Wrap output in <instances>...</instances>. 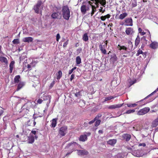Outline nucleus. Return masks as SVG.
Returning <instances> with one entry per match:
<instances>
[{
  "label": "nucleus",
  "mask_w": 158,
  "mask_h": 158,
  "mask_svg": "<svg viewBox=\"0 0 158 158\" xmlns=\"http://www.w3.org/2000/svg\"><path fill=\"white\" fill-rule=\"evenodd\" d=\"M92 2L89 1V3L92 7V12L91 13L92 16L96 11V8L99 7V3L103 7H105L106 4V0H90Z\"/></svg>",
  "instance_id": "nucleus-1"
},
{
  "label": "nucleus",
  "mask_w": 158,
  "mask_h": 158,
  "mask_svg": "<svg viewBox=\"0 0 158 158\" xmlns=\"http://www.w3.org/2000/svg\"><path fill=\"white\" fill-rule=\"evenodd\" d=\"M61 11L63 18L67 20H68L69 19L70 15V10L68 6L67 5L63 6Z\"/></svg>",
  "instance_id": "nucleus-2"
},
{
  "label": "nucleus",
  "mask_w": 158,
  "mask_h": 158,
  "mask_svg": "<svg viewBox=\"0 0 158 158\" xmlns=\"http://www.w3.org/2000/svg\"><path fill=\"white\" fill-rule=\"evenodd\" d=\"M42 3L41 0H39L38 1L36 4L34 6L33 9L35 10V13L37 14H39L40 12V13H42V11H40V8L41 6L42 5Z\"/></svg>",
  "instance_id": "nucleus-3"
},
{
  "label": "nucleus",
  "mask_w": 158,
  "mask_h": 158,
  "mask_svg": "<svg viewBox=\"0 0 158 158\" xmlns=\"http://www.w3.org/2000/svg\"><path fill=\"white\" fill-rule=\"evenodd\" d=\"M150 108L146 107L139 110L137 112V114L141 115H144L148 113L150 110Z\"/></svg>",
  "instance_id": "nucleus-4"
},
{
  "label": "nucleus",
  "mask_w": 158,
  "mask_h": 158,
  "mask_svg": "<svg viewBox=\"0 0 158 158\" xmlns=\"http://www.w3.org/2000/svg\"><path fill=\"white\" fill-rule=\"evenodd\" d=\"M103 43L100 44L99 45V48L102 53L104 54H106V48L107 47V41L106 40L104 44L102 45Z\"/></svg>",
  "instance_id": "nucleus-5"
},
{
  "label": "nucleus",
  "mask_w": 158,
  "mask_h": 158,
  "mask_svg": "<svg viewBox=\"0 0 158 158\" xmlns=\"http://www.w3.org/2000/svg\"><path fill=\"white\" fill-rule=\"evenodd\" d=\"M61 15L60 13L57 12H53L51 15V17L53 19H60L61 18Z\"/></svg>",
  "instance_id": "nucleus-6"
},
{
  "label": "nucleus",
  "mask_w": 158,
  "mask_h": 158,
  "mask_svg": "<svg viewBox=\"0 0 158 158\" xmlns=\"http://www.w3.org/2000/svg\"><path fill=\"white\" fill-rule=\"evenodd\" d=\"M32 104L30 101H28L22 107L23 109H26L27 110H29L32 107Z\"/></svg>",
  "instance_id": "nucleus-7"
},
{
  "label": "nucleus",
  "mask_w": 158,
  "mask_h": 158,
  "mask_svg": "<svg viewBox=\"0 0 158 158\" xmlns=\"http://www.w3.org/2000/svg\"><path fill=\"white\" fill-rule=\"evenodd\" d=\"M41 98L43 99V101H48L47 105L48 106L50 102L51 98V96L50 95L44 94L43 96L41 97Z\"/></svg>",
  "instance_id": "nucleus-8"
},
{
  "label": "nucleus",
  "mask_w": 158,
  "mask_h": 158,
  "mask_svg": "<svg viewBox=\"0 0 158 158\" xmlns=\"http://www.w3.org/2000/svg\"><path fill=\"white\" fill-rule=\"evenodd\" d=\"M89 5H82L81 7V10L83 15L86 14L87 11H88L89 10Z\"/></svg>",
  "instance_id": "nucleus-9"
},
{
  "label": "nucleus",
  "mask_w": 158,
  "mask_h": 158,
  "mask_svg": "<svg viewBox=\"0 0 158 158\" xmlns=\"http://www.w3.org/2000/svg\"><path fill=\"white\" fill-rule=\"evenodd\" d=\"M67 128L66 127H61L59 131V134L62 136H64L66 134Z\"/></svg>",
  "instance_id": "nucleus-10"
},
{
  "label": "nucleus",
  "mask_w": 158,
  "mask_h": 158,
  "mask_svg": "<svg viewBox=\"0 0 158 158\" xmlns=\"http://www.w3.org/2000/svg\"><path fill=\"white\" fill-rule=\"evenodd\" d=\"M125 23L126 24H125L127 26H132L133 25L132 19L131 18H126L125 20Z\"/></svg>",
  "instance_id": "nucleus-11"
},
{
  "label": "nucleus",
  "mask_w": 158,
  "mask_h": 158,
  "mask_svg": "<svg viewBox=\"0 0 158 158\" xmlns=\"http://www.w3.org/2000/svg\"><path fill=\"white\" fill-rule=\"evenodd\" d=\"M123 103L111 105L109 106L108 107V108L109 109H114L116 108H119L123 106Z\"/></svg>",
  "instance_id": "nucleus-12"
},
{
  "label": "nucleus",
  "mask_w": 158,
  "mask_h": 158,
  "mask_svg": "<svg viewBox=\"0 0 158 158\" xmlns=\"http://www.w3.org/2000/svg\"><path fill=\"white\" fill-rule=\"evenodd\" d=\"M122 138L126 141L130 140L131 138V135L128 134H124L122 136Z\"/></svg>",
  "instance_id": "nucleus-13"
},
{
  "label": "nucleus",
  "mask_w": 158,
  "mask_h": 158,
  "mask_svg": "<svg viewBox=\"0 0 158 158\" xmlns=\"http://www.w3.org/2000/svg\"><path fill=\"white\" fill-rule=\"evenodd\" d=\"M125 32L127 35H132L134 32L133 29L131 27L127 28L125 31Z\"/></svg>",
  "instance_id": "nucleus-14"
},
{
  "label": "nucleus",
  "mask_w": 158,
  "mask_h": 158,
  "mask_svg": "<svg viewBox=\"0 0 158 158\" xmlns=\"http://www.w3.org/2000/svg\"><path fill=\"white\" fill-rule=\"evenodd\" d=\"M150 47L153 49H155L158 47V43L155 41L152 42L150 44Z\"/></svg>",
  "instance_id": "nucleus-15"
},
{
  "label": "nucleus",
  "mask_w": 158,
  "mask_h": 158,
  "mask_svg": "<svg viewBox=\"0 0 158 158\" xmlns=\"http://www.w3.org/2000/svg\"><path fill=\"white\" fill-rule=\"evenodd\" d=\"M33 40V38L31 37H25L22 40V41L23 42L28 43L31 42H32Z\"/></svg>",
  "instance_id": "nucleus-16"
},
{
  "label": "nucleus",
  "mask_w": 158,
  "mask_h": 158,
  "mask_svg": "<svg viewBox=\"0 0 158 158\" xmlns=\"http://www.w3.org/2000/svg\"><path fill=\"white\" fill-rule=\"evenodd\" d=\"M28 143H32L35 141L34 137L33 135H30L28 137Z\"/></svg>",
  "instance_id": "nucleus-17"
},
{
  "label": "nucleus",
  "mask_w": 158,
  "mask_h": 158,
  "mask_svg": "<svg viewBox=\"0 0 158 158\" xmlns=\"http://www.w3.org/2000/svg\"><path fill=\"white\" fill-rule=\"evenodd\" d=\"M87 139V137L86 135H81L79 139L80 141L82 142H84Z\"/></svg>",
  "instance_id": "nucleus-18"
},
{
  "label": "nucleus",
  "mask_w": 158,
  "mask_h": 158,
  "mask_svg": "<svg viewBox=\"0 0 158 158\" xmlns=\"http://www.w3.org/2000/svg\"><path fill=\"white\" fill-rule=\"evenodd\" d=\"M140 42V38L139 35L137 36V37L135 40V48H137Z\"/></svg>",
  "instance_id": "nucleus-19"
},
{
  "label": "nucleus",
  "mask_w": 158,
  "mask_h": 158,
  "mask_svg": "<svg viewBox=\"0 0 158 158\" xmlns=\"http://www.w3.org/2000/svg\"><path fill=\"white\" fill-rule=\"evenodd\" d=\"M158 125V117L155 119L152 123L151 126L152 127H155Z\"/></svg>",
  "instance_id": "nucleus-20"
},
{
  "label": "nucleus",
  "mask_w": 158,
  "mask_h": 158,
  "mask_svg": "<svg viewBox=\"0 0 158 158\" xmlns=\"http://www.w3.org/2000/svg\"><path fill=\"white\" fill-rule=\"evenodd\" d=\"M88 154V152L85 150H78V155L84 156L87 155Z\"/></svg>",
  "instance_id": "nucleus-21"
},
{
  "label": "nucleus",
  "mask_w": 158,
  "mask_h": 158,
  "mask_svg": "<svg viewBox=\"0 0 158 158\" xmlns=\"http://www.w3.org/2000/svg\"><path fill=\"white\" fill-rule=\"evenodd\" d=\"M25 85L24 83L23 82L20 81L18 85L17 90L18 91L22 88Z\"/></svg>",
  "instance_id": "nucleus-22"
},
{
  "label": "nucleus",
  "mask_w": 158,
  "mask_h": 158,
  "mask_svg": "<svg viewBox=\"0 0 158 158\" xmlns=\"http://www.w3.org/2000/svg\"><path fill=\"white\" fill-rule=\"evenodd\" d=\"M14 64H15V61H11L10 63V65H9V67H10L9 72L10 73H11L12 72Z\"/></svg>",
  "instance_id": "nucleus-23"
},
{
  "label": "nucleus",
  "mask_w": 158,
  "mask_h": 158,
  "mask_svg": "<svg viewBox=\"0 0 158 158\" xmlns=\"http://www.w3.org/2000/svg\"><path fill=\"white\" fill-rule=\"evenodd\" d=\"M0 61L6 64H8V61L7 59L4 56H0Z\"/></svg>",
  "instance_id": "nucleus-24"
},
{
  "label": "nucleus",
  "mask_w": 158,
  "mask_h": 158,
  "mask_svg": "<svg viewBox=\"0 0 158 158\" xmlns=\"http://www.w3.org/2000/svg\"><path fill=\"white\" fill-rule=\"evenodd\" d=\"M117 140L115 139H110L107 141V143L110 145H114L116 143Z\"/></svg>",
  "instance_id": "nucleus-25"
},
{
  "label": "nucleus",
  "mask_w": 158,
  "mask_h": 158,
  "mask_svg": "<svg viewBox=\"0 0 158 158\" xmlns=\"http://www.w3.org/2000/svg\"><path fill=\"white\" fill-rule=\"evenodd\" d=\"M127 14L126 12H124L121 14L119 16V19H123L127 16Z\"/></svg>",
  "instance_id": "nucleus-26"
},
{
  "label": "nucleus",
  "mask_w": 158,
  "mask_h": 158,
  "mask_svg": "<svg viewBox=\"0 0 158 158\" xmlns=\"http://www.w3.org/2000/svg\"><path fill=\"white\" fill-rule=\"evenodd\" d=\"M57 118H53L52 120L51 126L52 127H55L56 125Z\"/></svg>",
  "instance_id": "nucleus-27"
},
{
  "label": "nucleus",
  "mask_w": 158,
  "mask_h": 158,
  "mask_svg": "<svg viewBox=\"0 0 158 158\" xmlns=\"http://www.w3.org/2000/svg\"><path fill=\"white\" fill-rule=\"evenodd\" d=\"M158 91V88H157V89L155 90L154 92H153L152 93H151V94H150L149 95H148V96H147V97H146L145 98H144L143 99L141 100H140L139 101L140 102H141V101H143V100L147 99V98H148L150 96L153 95V94L156 93V91Z\"/></svg>",
  "instance_id": "nucleus-28"
},
{
  "label": "nucleus",
  "mask_w": 158,
  "mask_h": 158,
  "mask_svg": "<svg viewBox=\"0 0 158 158\" xmlns=\"http://www.w3.org/2000/svg\"><path fill=\"white\" fill-rule=\"evenodd\" d=\"M82 40L83 41L86 42L88 40L89 38L88 35V34L86 33H85L83 36Z\"/></svg>",
  "instance_id": "nucleus-29"
},
{
  "label": "nucleus",
  "mask_w": 158,
  "mask_h": 158,
  "mask_svg": "<svg viewBox=\"0 0 158 158\" xmlns=\"http://www.w3.org/2000/svg\"><path fill=\"white\" fill-rule=\"evenodd\" d=\"M20 77L19 75H17L15 76L14 79V82L15 83H17L19 82V79Z\"/></svg>",
  "instance_id": "nucleus-30"
},
{
  "label": "nucleus",
  "mask_w": 158,
  "mask_h": 158,
  "mask_svg": "<svg viewBox=\"0 0 158 158\" xmlns=\"http://www.w3.org/2000/svg\"><path fill=\"white\" fill-rule=\"evenodd\" d=\"M56 79L57 80L60 79L62 76V72L60 70L58 71V73L56 74Z\"/></svg>",
  "instance_id": "nucleus-31"
},
{
  "label": "nucleus",
  "mask_w": 158,
  "mask_h": 158,
  "mask_svg": "<svg viewBox=\"0 0 158 158\" xmlns=\"http://www.w3.org/2000/svg\"><path fill=\"white\" fill-rule=\"evenodd\" d=\"M133 44L132 42L131 41H129L128 42V46L127 48V49L129 50H131L133 48Z\"/></svg>",
  "instance_id": "nucleus-32"
},
{
  "label": "nucleus",
  "mask_w": 158,
  "mask_h": 158,
  "mask_svg": "<svg viewBox=\"0 0 158 158\" xmlns=\"http://www.w3.org/2000/svg\"><path fill=\"white\" fill-rule=\"evenodd\" d=\"M100 116L99 115H97L95 117L94 119L89 122V124L90 125L91 124L94 123L95 121H96L97 119H99Z\"/></svg>",
  "instance_id": "nucleus-33"
},
{
  "label": "nucleus",
  "mask_w": 158,
  "mask_h": 158,
  "mask_svg": "<svg viewBox=\"0 0 158 158\" xmlns=\"http://www.w3.org/2000/svg\"><path fill=\"white\" fill-rule=\"evenodd\" d=\"M76 62L77 64H80L81 63V59L80 56H77L76 57Z\"/></svg>",
  "instance_id": "nucleus-34"
},
{
  "label": "nucleus",
  "mask_w": 158,
  "mask_h": 158,
  "mask_svg": "<svg viewBox=\"0 0 158 158\" xmlns=\"http://www.w3.org/2000/svg\"><path fill=\"white\" fill-rule=\"evenodd\" d=\"M127 106L129 107H134L136 106L137 105V104L135 103L134 104H126Z\"/></svg>",
  "instance_id": "nucleus-35"
},
{
  "label": "nucleus",
  "mask_w": 158,
  "mask_h": 158,
  "mask_svg": "<svg viewBox=\"0 0 158 158\" xmlns=\"http://www.w3.org/2000/svg\"><path fill=\"white\" fill-rule=\"evenodd\" d=\"M101 122V120L99 119H97L96 120V122L95 124V126L97 127L99 125Z\"/></svg>",
  "instance_id": "nucleus-36"
},
{
  "label": "nucleus",
  "mask_w": 158,
  "mask_h": 158,
  "mask_svg": "<svg viewBox=\"0 0 158 158\" xmlns=\"http://www.w3.org/2000/svg\"><path fill=\"white\" fill-rule=\"evenodd\" d=\"M75 146L76 145H78V144L76 142H73L69 143L67 145L68 147H70L72 145Z\"/></svg>",
  "instance_id": "nucleus-37"
},
{
  "label": "nucleus",
  "mask_w": 158,
  "mask_h": 158,
  "mask_svg": "<svg viewBox=\"0 0 158 158\" xmlns=\"http://www.w3.org/2000/svg\"><path fill=\"white\" fill-rule=\"evenodd\" d=\"M115 97H114L113 96H110L107 97H106L104 99L105 101H107L108 100H110L111 99H113Z\"/></svg>",
  "instance_id": "nucleus-38"
},
{
  "label": "nucleus",
  "mask_w": 158,
  "mask_h": 158,
  "mask_svg": "<svg viewBox=\"0 0 158 158\" xmlns=\"http://www.w3.org/2000/svg\"><path fill=\"white\" fill-rule=\"evenodd\" d=\"M12 43L14 44H19L20 43L18 39H14L12 41Z\"/></svg>",
  "instance_id": "nucleus-39"
},
{
  "label": "nucleus",
  "mask_w": 158,
  "mask_h": 158,
  "mask_svg": "<svg viewBox=\"0 0 158 158\" xmlns=\"http://www.w3.org/2000/svg\"><path fill=\"white\" fill-rule=\"evenodd\" d=\"M143 53L142 51L140 49H139L137 51V53L136 54V56H138L140 54H142Z\"/></svg>",
  "instance_id": "nucleus-40"
},
{
  "label": "nucleus",
  "mask_w": 158,
  "mask_h": 158,
  "mask_svg": "<svg viewBox=\"0 0 158 158\" xmlns=\"http://www.w3.org/2000/svg\"><path fill=\"white\" fill-rule=\"evenodd\" d=\"M132 8L136 7L137 5V2L135 1H132Z\"/></svg>",
  "instance_id": "nucleus-41"
},
{
  "label": "nucleus",
  "mask_w": 158,
  "mask_h": 158,
  "mask_svg": "<svg viewBox=\"0 0 158 158\" xmlns=\"http://www.w3.org/2000/svg\"><path fill=\"white\" fill-rule=\"evenodd\" d=\"M135 112V110L134 109L133 110H127L126 112V113L127 114H129L132 113H134Z\"/></svg>",
  "instance_id": "nucleus-42"
},
{
  "label": "nucleus",
  "mask_w": 158,
  "mask_h": 158,
  "mask_svg": "<svg viewBox=\"0 0 158 158\" xmlns=\"http://www.w3.org/2000/svg\"><path fill=\"white\" fill-rule=\"evenodd\" d=\"M75 95L77 97L81 96V92H78L75 93Z\"/></svg>",
  "instance_id": "nucleus-43"
},
{
  "label": "nucleus",
  "mask_w": 158,
  "mask_h": 158,
  "mask_svg": "<svg viewBox=\"0 0 158 158\" xmlns=\"http://www.w3.org/2000/svg\"><path fill=\"white\" fill-rule=\"evenodd\" d=\"M43 101V99L42 98H39L38 100L37 101V102L38 104H41L42 103Z\"/></svg>",
  "instance_id": "nucleus-44"
},
{
  "label": "nucleus",
  "mask_w": 158,
  "mask_h": 158,
  "mask_svg": "<svg viewBox=\"0 0 158 158\" xmlns=\"http://www.w3.org/2000/svg\"><path fill=\"white\" fill-rule=\"evenodd\" d=\"M69 40H67L64 43L63 47L64 48L66 47L68 44Z\"/></svg>",
  "instance_id": "nucleus-45"
},
{
  "label": "nucleus",
  "mask_w": 158,
  "mask_h": 158,
  "mask_svg": "<svg viewBox=\"0 0 158 158\" xmlns=\"http://www.w3.org/2000/svg\"><path fill=\"white\" fill-rule=\"evenodd\" d=\"M111 58L113 59L114 61H116L117 60V57L115 54H114Z\"/></svg>",
  "instance_id": "nucleus-46"
},
{
  "label": "nucleus",
  "mask_w": 158,
  "mask_h": 158,
  "mask_svg": "<svg viewBox=\"0 0 158 158\" xmlns=\"http://www.w3.org/2000/svg\"><path fill=\"white\" fill-rule=\"evenodd\" d=\"M60 38V35L59 33L57 34L56 36V40L57 41H58L59 39Z\"/></svg>",
  "instance_id": "nucleus-47"
},
{
  "label": "nucleus",
  "mask_w": 158,
  "mask_h": 158,
  "mask_svg": "<svg viewBox=\"0 0 158 158\" xmlns=\"http://www.w3.org/2000/svg\"><path fill=\"white\" fill-rule=\"evenodd\" d=\"M102 21H104L106 19L105 17L104 16H102L100 17Z\"/></svg>",
  "instance_id": "nucleus-48"
},
{
  "label": "nucleus",
  "mask_w": 158,
  "mask_h": 158,
  "mask_svg": "<svg viewBox=\"0 0 158 158\" xmlns=\"http://www.w3.org/2000/svg\"><path fill=\"white\" fill-rule=\"evenodd\" d=\"M102 21H104L106 19L105 17L104 16H102L100 17Z\"/></svg>",
  "instance_id": "nucleus-49"
},
{
  "label": "nucleus",
  "mask_w": 158,
  "mask_h": 158,
  "mask_svg": "<svg viewBox=\"0 0 158 158\" xmlns=\"http://www.w3.org/2000/svg\"><path fill=\"white\" fill-rule=\"evenodd\" d=\"M99 11L100 12H102V13H103L105 11V9L103 10V7H100V9H99Z\"/></svg>",
  "instance_id": "nucleus-50"
},
{
  "label": "nucleus",
  "mask_w": 158,
  "mask_h": 158,
  "mask_svg": "<svg viewBox=\"0 0 158 158\" xmlns=\"http://www.w3.org/2000/svg\"><path fill=\"white\" fill-rule=\"evenodd\" d=\"M74 74H73L71 75V77L70 78V81H72V80L74 79Z\"/></svg>",
  "instance_id": "nucleus-51"
},
{
  "label": "nucleus",
  "mask_w": 158,
  "mask_h": 158,
  "mask_svg": "<svg viewBox=\"0 0 158 158\" xmlns=\"http://www.w3.org/2000/svg\"><path fill=\"white\" fill-rule=\"evenodd\" d=\"M104 16L105 17V18H106V19L109 18L110 17L111 15L110 14H108Z\"/></svg>",
  "instance_id": "nucleus-52"
},
{
  "label": "nucleus",
  "mask_w": 158,
  "mask_h": 158,
  "mask_svg": "<svg viewBox=\"0 0 158 158\" xmlns=\"http://www.w3.org/2000/svg\"><path fill=\"white\" fill-rule=\"evenodd\" d=\"M27 68H28V70L29 71H30L31 70V65L30 64H28L27 65Z\"/></svg>",
  "instance_id": "nucleus-53"
},
{
  "label": "nucleus",
  "mask_w": 158,
  "mask_h": 158,
  "mask_svg": "<svg viewBox=\"0 0 158 158\" xmlns=\"http://www.w3.org/2000/svg\"><path fill=\"white\" fill-rule=\"evenodd\" d=\"M136 82V81L135 80L134 81H132L130 82V84L131 85H132L133 84H134Z\"/></svg>",
  "instance_id": "nucleus-54"
},
{
  "label": "nucleus",
  "mask_w": 158,
  "mask_h": 158,
  "mask_svg": "<svg viewBox=\"0 0 158 158\" xmlns=\"http://www.w3.org/2000/svg\"><path fill=\"white\" fill-rule=\"evenodd\" d=\"M81 51V48L77 49V51L78 54L80 53Z\"/></svg>",
  "instance_id": "nucleus-55"
},
{
  "label": "nucleus",
  "mask_w": 158,
  "mask_h": 158,
  "mask_svg": "<svg viewBox=\"0 0 158 158\" xmlns=\"http://www.w3.org/2000/svg\"><path fill=\"white\" fill-rule=\"evenodd\" d=\"M122 49L125 50H126L127 49V47H126L124 46H122Z\"/></svg>",
  "instance_id": "nucleus-56"
},
{
  "label": "nucleus",
  "mask_w": 158,
  "mask_h": 158,
  "mask_svg": "<svg viewBox=\"0 0 158 158\" xmlns=\"http://www.w3.org/2000/svg\"><path fill=\"white\" fill-rule=\"evenodd\" d=\"M73 70L72 69L70 70H69V74H71L73 72Z\"/></svg>",
  "instance_id": "nucleus-57"
},
{
  "label": "nucleus",
  "mask_w": 158,
  "mask_h": 158,
  "mask_svg": "<svg viewBox=\"0 0 158 158\" xmlns=\"http://www.w3.org/2000/svg\"><path fill=\"white\" fill-rule=\"evenodd\" d=\"M146 145L145 143H140L139 144V146H142L143 147H145L146 146Z\"/></svg>",
  "instance_id": "nucleus-58"
},
{
  "label": "nucleus",
  "mask_w": 158,
  "mask_h": 158,
  "mask_svg": "<svg viewBox=\"0 0 158 158\" xmlns=\"http://www.w3.org/2000/svg\"><path fill=\"white\" fill-rule=\"evenodd\" d=\"M36 131H35L32 130L31 131V133L33 134L34 135H35L36 134Z\"/></svg>",
  "instance_id": "nucleus-59"
},
{
  "label": "nucleus",
  "mask_w": 158,
  "mask_h": 158,
  "mask_svg": "<svg viewBox=\"0 0 158 158\" xmlns=\"http://www.w3.org/2000/svg\"><path fill=\"white\" fill-rule=\"evenodd\" d=\"M54 81H53L51 84V85H50V87H53V85H54Z\"/></svg>",
  "instance_id": "nucleus-60"
},
{
  "label": "nucleus",
  "mask_w": 158,
  "mask_h": 158,
  "mask_svg": "<svg viewBox=\"0 0 158 158\" xmlns=\"http://www.w3.org/2000/svg\"><path fill=\"white\" fill-rule=\"evenodd\" d=\"M138 31H139V33H140L142 32V29L139 27L138 29Z\"/></svg>",
  "instance_id": "nucleus-61"
},
{
  "label": "nucleus",
  "mask_w": 158,
  "mask_h": 158,
  "mask_svg": "<svg viewBox=\"0 0 158 158\" xmlns=\"http://www.w3.org/2000/svg\"><path fill=\"white\" fill-rule=\"evenodd\" d=\"M145 32H144V31H142L140 33L141 35H144L145 34Z\"/></svg>",
  "instance_id": "nucleus-62"
},
{
  "label": "nucleus",
  "mask_w": 158,
  "mask_h": 158,
  "mask_svg": "<svg viewBox=\"0 0 158 158\" xmlns=\"http://www.w3.org/2000/svg\"><path fill=\"white\" fill-rule=\"evenodd\" d=\"M113 26V24L112 23H110L108 25V27H112V26Z\"/></svg>",
  "instance_id": "nucleus-63"
},
{
  "label": "nucleus",
  "mask_w": 158,
  "mask_h": 158,
  "mask_svg": "<svg viewBox=\"0 0 158 158\" xmlns=\"http://www.w3.org/2000/svg\"><path fill=\"white\" fill-rule=\"evenodd\" d=\"M118 46L119 47V48H118V49L119 50H122V46H121L119 44H118Z\"/></svg>",
  "instance_id": "nucleus-64"
}]
</instances>
